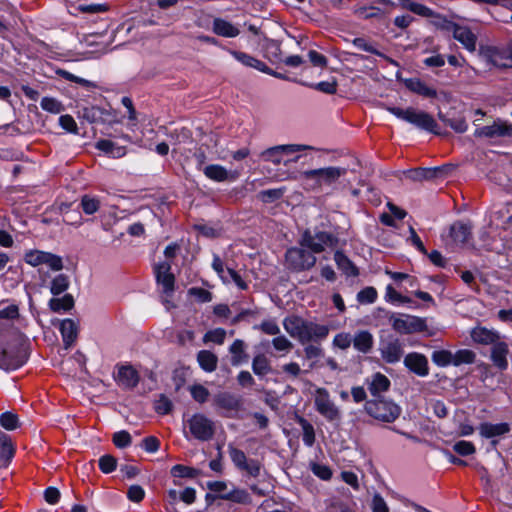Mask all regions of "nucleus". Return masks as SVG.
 I'll list each match as a JSON object with an SVG mask.
<instances>
[{"label": "nucleus", "mask_w": 512, "mask_h": 512, "mask_svg": "<svg viewBox=\"0 0 512 512\" xmlns=\"http://www.w3.org/2000/svg\"><path fill=\"white\" fill-rule=\"evenodd\" d=\"M216 404L226 410H238L241 402L235 396L229 393H220L215 397Z\"/></svg>", "instance_id": "nucleus-35"}, {"label": "nucleus", "mask_w": 512, "mask_h": 512, "mask_svg": "<svg viewBox=\"0 0 512 512\" xmlns=\"http://www.w3.org/2000/svg\"><path fill=\"white\" fill-rule=\"evenodd\" d=\"M481 55L484 60L498 68H511L512 61L507 48H498L489 46L481 49Z\"/></svg>", "instance_id": "nucleus-13"}, {"label": "nucleus", "mask_w": 512, "mask_h": 512, "mask_svg": "<svg viewBox=\"0 0 512 512\" xmlns=\"http://www.w3.org/2000/svg\"><path fill=\"white\" fill-rule=\"evenodd\" d=\"M439 118L448 126H450L457 133H463L467 130V123L464 118H446L441 113L439 114Z\"/></svg>", "instance_id": "nucleus-49"}, {"label": "nucleus", "mask_w": 512, "mask_h": 512, "mask_svg": "<svg viewBox=\"0 0 512 512\" xmlns=\"http://www.w3.org/2000/svg\"><path fill=\"white\" fill-rule=\"evenodd\" d=\"M432 362L439 367L453 365V353L449 350H435L431 355Z\"/></svg>", "instance_id": "nucleus-40"}, {"label": "nucleus", "mask_w": 512, "mask_h": 512, "mask_svg": "<svg viewBox=\"0 0 512 512\" xmlns=\"http://www.w3.org/2000/svg\"><path fill=\"white\" fill-rule=\"evenodd\" d=\"M353 337L346 332L338 333L334 336L333 345L341 350H346L352 344Z\"/></svg>", "instance_id": "nucleus-58"}, {"label": "nucleus", "mask_w": 512, "mask_h": 512, "mask_svg": "<svg viewBox=\"0 0 512 512\" xmlns=\"http://www.w3.org/2000/svg\"><path fill=\"white\" fill-rule=\"evenodd\" d=\"M450 234L455 242L465 244L471 237V226L463 222H456L451 226Z\"/></svg>", "instance_id": "nucleus-31"}, {"label": "nucleus", "mask_w": 512, "mask_h": 512, "mask_svg": "<svg viewBox=\"0 0 512 512\" xmlns=\"http://www.w3.org/2000/svg\"><path fill=\"white\" fill-rule=\"evenodd\" d=\"M446 168H429V169H417L411 173V178L413 180H423V179H431L437 177L438 175L444 174Z\"/></svg>", "instance_id": "nucleus-42"}, {"label": "nucleus", "mask_w": 512, "mask_h": 512, "mask_svg": "<svg viewBox=\"0 0 512 512\" xmlns=\"http://www.w3.org/2000/svg\"><path fill=\"white\" fill-rule=\"evenodd\" d=\"M116 380L124 388H134L139 382L137 371L132 366H121L118 369Z\"/></svg>", "instance_id": "nucleus-21"}, {"label": "nucleus", "mask_w": 512, "mask_h": 512, "mask_svg": "<svg viewBox=\"0 0 512 512\" xmlns=\"http://www.w3.org/2000/svg\"><path fill=\"white\" fill-rule=\"evenodd\" d=\"M229 352L231 354V364L233 366H238L247 361L248 356L245 352V343L243 340L236 339L229 347Z\"/></svg>", "instance_id": "nucleus-32"}, {"label": "nucleus", "mask_w": 512, "mask_h": 512, "mask_svg": "<svg viewBox=\"0 0 512 512\" xmlns=\"http://www.w3.org/2000/svg\"><path fill=\"white\" fill-rule=\"evenodd\" d=\"M334 260H335L336 264L338 265V268L341 269L347 275H351V276L358 275L357 268L342 252L337 251L334 255Z\"/></svg>", "instance_id": "nucleus-38"}, {"label": "nucleus", "mask_w": 512, "mask_h": 512, "mask_svg": "<svg viewBox=\"0 0 512 512\" xmlns=\"http://www.w3.org/2000/svg\"><path fill=\"white\" fill-rule=\"evenodd\" d=\"M286 332L301 344L324 340L329 334V327L298 316L287 317L283 321Z\"/></svg>", "instance_id": "nucleus-2"}, {"label": "nucleus", "mask_w": 512, "mask_h": 512, "mask_svg": "<svg viewBox=\"0 0 512 512\" xmlns=\"http://www.w3.org/2000/svg\"><path fill=\"white\" fill-rule=\"evenodd\" d=\"M0 424L6 430H14L18 427V417L11 412H5L0 415Z\"/></svg>", "instance_id": "nucleus-57"}, {"label": "nucleus", "mask_w": 512, "mask_h": 512, "mask_svg": "<svg viewBox=\"0 0 512 512\" xmlns=\"http://www.w3.org/2000/svg\"><path fill=\"white\" fill-rule=\"evenodd\" d=\"M406 86L409 90L427 98H434L437 92L434 88L426 85L420 79L411 78L406 80Z\"/></svg>", "instance_id": "nucleus-30"}, {"label": "nucleus", "mask_w": 512, "mask_h": 512, "mask_svg": "<svg viewBox=\"0 0 512 512\" xmlns=\"http://www.w3.org/2000/svg\"><path fill=\"white\" fill-rule=\"evenodd\" d=\"M253 329H259L267 335L277 336L280 334V327L274 320H264L259 325H255Z\"/></svg>", "instance_id": "nucleus-53"}, {"label": "nucleus", "mask_w": 512, "mask_h": 512, "mask_svg": "<svg viewBox=\"0 0 512 512\" xmlns=\"http://www.w3.org/2000/svg\"><path fill=\"white\" fill-rule=\"evenodd\" d=\"M27 359L24 336L18 331L10 333L6 342L0 345V368L15 370L21 367Z\"/></svg>", "instance_id": "nucleus-3"}, {"label": "nucleus", "mask_w": 512, "mask_h": 512, "mask_svg": "<svg viewBox=\"0 0 512 512\" xmlns=\"http://www.w3.org/2000/svg\"><path fill=\"white\" fill-rule=\"evenodd\" d=\"M265 54L270 61L275 63L282 62V52L279 42L275 40H269L265 45Z\"/></svg>", "instance_id": "nucleus-41"}, {"label": "nucleus", "mask_w": 512, "mask_h": 512, "mask_svg": "<svg viewBox=\"0 0 512 512\" xmlns=\"http://www.w3.org/2000/svg\"><path fill=\"white\" fill-rule=\"evenodd\" d=\"M117 460L111 455H104L99 459V468L103 473H111L116 469Z\"/></svg>", "instance_id": "nucleus-62"}, {"label": "nucleus", "mask_w": 512, "mask_h": 512, "mask_svg": "<svg viewBox=\"0 0 512 512\" xmlns=\"http://www.w3.org/2000/svg\"><path fill=\"white\" fill-rule=\"evenodd\" d=\"M271 343L277 351L289 352L293 348V343L280 334L274 337Z\"/></svg>", "instance_id": "nucleus-60"}, {"label": "nucleus", "mask_w": 512, "mask_h": 512, "mask_svg": "<svg viewBox=\"0 0 512 512\" xmlns=\"http://www.w3.org/2000/svg\"><path fill=\"white\" fill-rule=\"evenodd\" d=\"M197 361L200 367L206 372H213L217 368V356L208 350H201L197 354Z\"/></svg>", "instance_id": "nucleus-33"}, {"label": "nucleus", "mask_w": 512, "mask_h": 512, "mask_svg": "<svg viewBox=\"0 0 512 512\" xmlns=\"http://www.w3.org/2000/svg\"><path fill=\"white\" fill-rule=\"evenodd\" d=\"M393 329L401 334H411L425 330V321L417 316L403 315L390 318Z\"/></svg>", "instance_id": "nucleus-12"}, {"label": "nucleus", "mask_w": 512, "mask_h": 512, "mask_svg": "<svg viewBox=\"0 0 512 512\" xmlns=\"http://www.w3.org/2000/svg\"><path fill=\"white\" fill-rule=\"evenodd\" d=\"M96 148L113 158H121L126 154V148L124 146H119L115 142L107 139L97 141Z\"/></svg>", "instance_id": "nucleus-29"}, {"label": "nucleus", "mask_w": 512, "mask_h": 512, "mask_svg": "<svg viewBox=\"0 0 512 512\" xmlns=\"http://www.w3.org/2000/svg\"><path fill=\"white\" fill-rule=\"evenodd\" d=\"M172 145L180 146L181 144L192 141V133L187 128L175 129L168 134Z\"/></svg>", "instance_id": "nucleus-39"}, {"label": "nucleus", "mask_w": 512, "mask_h": 512, "mask_svg": "<svg viewBox=\"0 0 512 512\" xmlns=\"http://www.w3.org/2000/svg\"><path fill=\"white\" fill-rule=\"evenodd\" d=\"M229 53L244 66L254 68L264 73H269V68L266 66V64L254 58L253 56L236 50H229Z\"/></svg>", "instance_id": "nucleus-24"}, {"label": "nucleus", "mask_w": 512, "mask_h": 512, "mask_svg": "<svg viewBox=\"0 0 512 512\" xmlns=\"http://www.w3.org/2000/svg\"><path fill=\"white\" fill-rule=\"evenodd\" d=\"M387 110L401 120L411 123L418 128L438 134L436 131V121L426 112L416 111L413 108L404 110L398 107H387Z\"/></svg>", "instance_id": "nucleus-6"}, {"label": "nucleus", "mask_w": 512, "mask_h": 512, "mask_svg": "<svg viewBox=\"0 0 512 512\" xmlns=\"http://www.w3.org/2000/svg\"><path fill=\"white\" fill-rule=\"evenodd\" d=\"M300 424L303 430L302 440L306 446L311 447L315 442L314 428L307 420L303 418L300 419Z\"/></svg>", "instance_id": "nucleus-48"}, {"label": "nucleus", "mask_w": 512, "mask_h": 512, "mask_svg": "<svg viewBox=\"0 0 512 512\" xmlns=\"http://www.w3.org/2000/svg\"><path fill=\"white\" fill-rule=\"evenodd\" d=\"M204 175L216 182H224L226 180H234L235 176L229 173L225 167L218 165V164H212L208 165L203 169Z\"/></svg>", "instance_id": "nucleus-27"}, {"label": "nucleus", "mask_w": 512, "mask_h": 512, "mask_svg": "<svg viewBox=\"0 0 512 512\" xmlns=\"http://www.w3.org/2000/svg\"><path fill=\"white\" fill-rule=\"evenodd\" d=\"M387 110L401 120L411 123L418 128L438 134L436 131V121L426 112L416 111L413 108L404 110L398 107H387Z\"/></svg>", "instance_id": "nucleus-5"}, {"label": "nucleus", "mask_w": 512, "mask_h": 512, "mask_svg": "<svg viewBox=\"0 0 512 512\" xmlns=\"http://www.w3.org/2000/svg\"><path fill=\"white\" fill-rule=\"evenodd\" d=\"M112 440L114 445L118 448L128 447L132 442L131 435L125 430L114 433Z\"/></svg>", "instance_id": "nucleus-61"}, {"label": "nucleus", "mask_w": 512, "mask_h": 512, "mask_svg": "<svg viewBox=\"0 0 512 512\" xmlns=\"http://www.w3.org/2000/svg\"><path fill=\"white\" fill-rule=\"evenodd\" d=\"M171 264L162 262L155 267V275L157 282L162 285L163 292L170 295L174 291L175 277L170 273Z\"/></svg>", "instance_id": "nucleus-17"}, {"label": "nucleus", "mask_w": 512, "mask_h": 512, "mask_svg": "<svg viewBox=\"0 0 512 512\" xmlns=\"http://www.w3.org/2000/svg\"><path fill=\"white\" fill-rule=\"evenodd\" d=\"M190 393L193 399L199 403L206 402L209 397V391L202 385L191 386Z\"/></svg>", "instance_id": "nucleus-64"}, {"label": "nucleus", "mask_w": 512, "mask_h": 512, "mask_svg": "<svg viewBox=\"0 0 512 512\" xmlns=\"http://www.w3.org/2000/svg\"><path fill=\"white\" fill-rule=\"evenodd\" d=\"M508 354V345L503 341H498L492 345L490 359L495 367L503 371L508 367Z\"/></svg>", "instance_id": "nucleus-19"}, {"label": "nucleus", "mask_w": 512, "mask_h": 512, "mask_svg": "<svg viewBox=\"0 0 512 512\" xmlns=\"http://www.w3.org/2000/svg\"><path fill=\"white\" fill-rule=\"evenodd\" d=\"M346 174L347 168L345 167L326 166L304 170L299 175L289 176V179L298 180L301 187L307 192L322 193L333 192Z\"/></svg>", "instance_id": "nucleus-1"}, {"label": "nucleus", "mask_w": 512, "mask_h": 512, "mask_svg": "<svg viewBox=\"0 0 512 512\" xmlns=\"http://www.w3.org/2000/svg\"><path fill=\"white\" fill-rule=\"evenodd\" d=\"M510 431L508 423H489L485 422L479 426L480 435L484 438H493L502 436Z\"/></svg>", "instance_id": "nucleus-25"}, {"label": "nucleus", "mask_w": 512, "mask_h": 512, "mask_svg": "<svg viewBox=\"0 0 512 512\" xmlns=\"http://www.w3.org/2000/svg\"><path fill=\"white\" fill-rule=\"evenodd\" d=\"M475 358V353L469 349L458 350L456 353H453V365L471 364L475 361Z\"/></svg>", "instance_id": "nucleus-44"}, {"label": "nucleus", "mask_w": 512, "mask_h": 512, "mask_svg": "<svg viewBox=\"0 0 512 512\" xmlns=\"http://www.w3.org/2000/svg\"><path fill=\"white\" fill-rule=\"evenodd\" d=\"M252 370L259 377L267 375L272 371L270 360L264 354H257L252 361Z\"/></svg>", "instance_id": "nucleus-34"}, {"label": "nucleus", "mask_w": 512, "mask_h": 512, "mask_svg": "<svg viewBox=\"0 0 512 512\" xmlns=\"http://www.w3.org/2000/svg\"><path fill=\"white\" fill-rule=\"evenodd\" d=\"M80 205L85 214L92 215L100 208V201L95 197L84 195L81 198Z\"/></svg>", "instance_id": "nucleus-45"}, {"label": "nucleus", "mask_w": 512, "mask_h": 512, "mask_svg": "<svg viewBox=\"0 0 512 512\" xmlns=\"http://www.w3.org/2000/svg\"><path fill=\"white\" fill-rule=\"evenodd\" d=\"M453 450L461 456H468L474 454L476 448L472 442L461 440L453 445Z\"/></svg>", "instance_id": "nucleus-56"}, {"label": "nucleus", "mask_w": 512, "mask_h": 512, "mask_svg": "<svg viewBox=\"0 0 512 512\" xmlns=\"http://www.w3.org/2000/svg\"><path fill=\"white\" fill-rule=\"evenodd\" d=\"M364 409L369 416L385 423L394 422L401 414L399 405L384 398L366 401Z\"/></svg>", "instance_id": "nucleus-4"}, {"label": "nucleus", "mask_w": 512, "mask_h": 512, "mask_svg": "<svg viewBox=\"0 0 512 512\" xmlns=\"http://www.w3.org/2000/svg\"><path fill=\"white\" fill-rule=\"evenodd\" d=\"M512 126L507 122L497 120L492 125L477 128L474 132L475 137L496 138L510 135Z\"/></svg>", "instance_id": "nucleus-15"}, {"label": "nucleus", "mask_w": 512, "mask_h": 512, "mask_svg": "<svg viewBox=\"0 0 512 512\" xmlns=\"http://www.w3.org/2000/svg\"><path fill=\"white\" fill-rule=\"evenodd\" d=\"M228 452H229L231 461L233 462L235 467L240 470L241 467L248 460L245 453L242 450L236 448L233 444L228 445Z\"/></svg>", "instance_id": "nucleus-46"}, {"label": "nucleus", "mask_w": 512, "mask_h": 512, "mask_svg": "<svg viewBox=\"0 0 512 512\" xmlns=\"http://www.w3.org/2000/svg\"><path fill=\"white\" fill-rule=\"evenodd\" d=\"M13 453L14 451L10 439L6 435L2 434L0 436V457L8 460L12 458Z\"/></svg>", "instance_id": "nucleus-59"}, {"label": "nucleus", "mask_w": 512, "mask_h": 512, "mask_svg": "<svg viewBox=\"0 0 512 512\" xmlns=\"http://www.w3.org/2000/svg\"><path fill=\"white\" fill-rule=\"evenodd\" d=\"M376 298L377 291L374 287H366L357 294V300L362 304H372Z\"/></svg>", "instance_id": "nucleus-55"}, {"label": "nucleus", "mask_w": 512, "mask_h": 512, "mask_svg": "<svg viewBox=\"0 0 512 512\" xmlns=\"http://www.w3.org/2000/svg\"><path fill=\"white\" fill-rule=\"evenodd\" d=\"M313 149V147L309 145L304 144H286V145H278L271 148L266 149L262 153V157L265 161L271 162L274 165H279L282 162L284 165H288L290 162H297L300 156H296L293 159L290 160H283L284 156H289L294 153L304 151V150H310Z\"/></svg>", "instance_id": "nucleus-8"}, {"label": "nucleus", "mask_w": 512, "mask_h": 512, "mask_svg": "<svg viewBox=\"0 0 512 512\" xmlns=\"http://www.w3.org/2000/svg\"><path fill=\"white\" fill-rule=\"evenodd\" d=\"M49 306L54 312L68 311L74 306L73 296L65 294L60 298H52L49 301Z\"/></svg>", "instance_id": "nucleus-36"}, {"label": "nucleus", "mask_w": 512, "mask_h": 512, "mask_svg": "<svg viewBox=\"0 0 512 512\" xmlns=\"http://www.w3.org/2000/svg\"><path fill=\"white\" fill-rule=\"evenodd\" d=\"M288 269L301 272L311 269L316 263V257L300 244V247H292L285 254Z\"/></svg>", "instance_id": "nucleus-9"}, {"label": "nucleus", "mask_w": 512, "mask_h": 512, "mask_svg": "<svg viewBox=\"0 0 512 512\" xmlns=\"http://www.w3.org/2000/svg\"><path fill=\"white\" fill-rule=\"evenodd\" d=\"M335 242L336 239L331 233L321 231L311 234L306 231L302 236L300 244L310 250L314 255L315 253L324 251L326 247L335 246Z\"/></svg>", "instance_id": "nucleus-10"}, {"label": "nucleus", "mask_w": 512, "mask_h": 512, "mask_svg": "<svg viewBox=\"0 0 512 512\" xmlns=\"http://www.w3.org/2000/svg\"><path fill=\"white\" fill-rule=\"evenodd\" d=\"M404 364L409 370L420 377H425L429 374L428 360L423 354L409 353L404 358Z\"/></svg>", "instance_id": "nucleus-18"}, {"label": "nucleus", "mask_w": 512, "mask_h": 512, "mask_svg": "<svg viewBox=\"0 0 512 512\" xmlns=\"http://www.w3.org/2000/svg\"><path fill=\"white\" fill-rule=\"evenodd\" d=\"M448 29L453 32L454 38L468 51L473 52L476 50L477 37L468 27L450 23Z\"/></svg>", "instance_id": "nucleus-16"}, {"label": "nucleus", "mask_w": 512, "mask_h": 512, "mask_svg": "<svg viewBox=\"0 0 512 512\" xmlns=\"http://www.w3.org/2000/svg\"><path fill=\"white\" fill-rule=\"evenodd\" d=\"M221 499L239 504H249L251 502V498L247 491L238 488H234L228 491L226 494H221Z\"/></svg>", "instance_id": "nucleus-37"}, {"label": "nucleus", "mask_w": 512, "mask_h": 512, "mask_svg": "<svg viewBox=\"0 0 512 512\" xmlns=\"http://www.w3.org/2000/svg\"><path fill=\"white\" fill-rule=\"evenodd\" d=\"M212 30L215 34L227 38H234L240 34V29L237 26L222 18L213 20Z\"/></svg>", "instance_id": "nucleus-22"}, {"label": "nucleus", "mask_w": 512, "mask_h": 512, "mask_svg": "<svg viewBox=\"0 0 512 512\" xmlns=\"http://www.w3.org/2000/svg\"><path fill=\"white\" fill-rule=\"evenodd\" d=\"M402 6L420 16L431 17L433 15V11L430 8L412 0H403Z\"/></svg>", "instance_id": "nucleus-43"}, {"label": "nucleus", "mask_w": 512, "mask_h": 512, "mask_svg": "<svg viewBox=\"0 0 512 512\" xmlns=\"http://www.w3.org/2000/svg\"><path fill=\"white\" fill-rule=\"evenodd\" d=\"M226 337V331L223 328H216L208 331L203 338L204 342H213L216 344H223Z\"/></svg>", "instance_id": "nucleus-54"}, {"label": "nucleus", "mask_w": 512, "mask_h": 512, "mask_svg": "<svg viewBox=\"0 0 512 512\" xmlns=\"http://www.w3.org/2000/svg\"><path fill=\"white\" fill-rule=\"evenodd\" d=\"M40 106L43 110L53 113V114H58V113L62 112L64 109L61 102H59L57 99L51 98V97H44L41 100Z\"/></svg>", "instance_id": "nucleus-50"}, {"label": "nucleus", "mask_w": 512, "mask_h": 512, "mask_svg": "<svg viewBox=\"0 0 512 512\" xmlns=\"http://www.w3.org/2000/svg\"><path fill=\"white\" fill-rule=\"evenodd\" d=\"M315 408L328 421H336L341 417L340 410L331 400L328 391L318 388L315 392Z\"/></svg>", "instance_id": "nucleus-11"}, {"label": "nucleus", "mask_w": 512, "mask_h": 512, "mask_svg": "<svg viewBox=\"0 0 512 512\" xmlns=\"http://www.w3.org/2000/svg\"><path fill=\"white\" fill-rule=\"evenodd\" d=\"M60 332L65 348H69L77 338L78 326L72 319H65L60 323Z\"/></svg>", "instance_id": "nucleus-28"}, {"label": "nucleus", "mask_w": 512, "mask_h": 512, "mask_svg": "<svg viewBox=\"0 0 512 512\" xmlns=\"http://www.w3.org/2000/svg\"><path fill=\"white\" fill-rule=\"evenodd\" d=\"M380 353L386 363H397L403 356V345L399 339L389 338L381 342Z\"/></svg>", "instance_id": "nucleus-14"}, {"label": "nucleus", "mask_w": 512, "mask_h": 512, "mask_svg": "<svg viewBox=\"0 0 512 512\" xmlns=\"http://www.w3.org/2000/svg\"><path fill=\"white\" fill-rule=\"evenodd\" d=\"M390 385L391 383L388 377L380 372L374 373L369 379H367V388L370 394L374 397L388 391Z\"/></svg>", "instance_id": "nucleus-20"}, {"label": "nucleus", "mask_w": 512, "mask_h": 512, "mask_svg": "<svg viewBox=\"0 0 512 512\" xmlns=\"http://www.w3.org/2000/svg\"><path fill=\"white\" fill-rule=\"evenodd\" d=\"M172 406V402L165 395H160L154 404L156 412L162 415L170 413Z\"/></svg>", "instance_id": "nucleus-63"}, {"label": "nucleus", "mask_w": 512, "mask_h": 512, "mask_svg": "<svg viewBox=\"0 0 512 512\" xmlns=\"http://www.w3.org/2000/svg\"><path fill=\"white\" fill-rule=\"evenodd\" d=\"M285 193L284 188L268 189L259 192L258 197L265 203H271L275 200L280 199Z\"/></svg>", "instance_id": "nucleus-51"}, {"label": "nucleus", "mask_w": 512, "mask_h": 512, "mask_svg": "<svg viewBox=\"0 0 512 512\" xmlns=\"http://www.w3.org/2000/svg\"><path fill=\"white\" fill-rule=\"evenodd\" d=\"M352 343L357 351L366 354L371 351L374 338L369 331L361 330L354 335Z\"/></svg>", "instance_id": "nucleus-26"}, {"label": "nucleus", "mask_w": 512, "mask_h": 512, "mask_svg": "<svg viewBox=\"0 0 512 512\" xmlns=\"http://www.w3.org/2000/svg\"><path fill=\"white\" fill-rule=\"evenodd\" d=\"M184 427L199 441H209L215 434L214 421L202 413L193 414L185 421Z\"/></svg>", "instance_id": "nucleus-7"}, {"label": "nucleus", "mask_w": 512, "mask_h": 512, "mask_svg": "<svg viewBox=\"0 0 512 512\" xmlns=\"http://www.w3.org/2000/svg\"><path fill=\"white\" fill-rule=\"evenodd\" d=\"M47 252L40 250H30L25 253L24 259L27 264L31 266H38L44 264V259L46 257Z\"/></svg>", "instance_id": "nucleus-52"}, {"label": "nucleus", "mask_w": 512, "mask_h": 512, "mask_svg": "<svg viewBox=\"0 0 512 512\" xmlns=\"http://www.w3.org/2000/svg\"><path fill=\"white\" fill-rule=\"evenodd\" d=\"M69 286V279L64 274L57 275L51 282V293L54 295L61 294L64 292Z\"/></svg>", "instance_id": "nucleus-47"}, {"label": "nucleus", "mask_w": 512, "mask_h": 512, "mask_svg": "<svg viewBox=\"0 0 512 512\" xmlns=\"http://www.w3.org/2000/svg\"><path fill=\"white\" fill-rule=\"evenodd\" d=\"M471 337L474 342L482 345H494L499 341L497 332L484 327H475L472 329Z\"/></svg>", "instance_id": "nucleus-23"}]
</instances>
